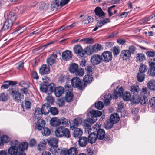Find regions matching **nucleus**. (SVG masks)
<instances>
[{"instance_id":"f257e3e1","label":"nucleus","mask_w":155,"mask_h":155,"mask_svg":"<svg viewBox=\"0 0 155 155\" xmlns=\"http://www.w3.org/2000/svg\"><path fill=\"white\" fill-rule=\"evenodd\" d=\"M55 134L56 137L60 138L64 137L69 138L71 137L69 129L62 126H59L56 128L55 131Z\"/></svg>"},{"instance_id":"f03ea898","label":"nucleus","mask_w":155,"mask_h":155,"mask_svg":"<svg viewBox=\"0 0 155 155\" xmlns=\"http://www.w3.org/2000/svg\"><path fill=\"white\" fill-rule=\"evenodd\" d=\"M11 147L8 149V153L10 155H24L23 152L20 151L18 147V141L14 140L11 141Z\"/></svg>"},{"instance_id":"7ed1b4c3","label":"nucleus","mask_w":155,"mask_h":155,"mask_svg":"<svg viewBox=\"0 0 155 155\" xmlns=\"http://www.w3.org/2000/svg\"><path fill=\"white\" fill-rule=\"evenodd\" d=\"M45 121L42 119H39L38 120L37 122L35 124V128L39 130H41L43 128V130L42 131V135L45 136H48L50 134V130L47 127L44 128L45 126Z\"/></svg>"},{"instance_id":"20e7f679","label":"nucleus","mask_w":155,"mask_h":155,"mask_svg":"<svg viewBox=\"0 0 155 155\" xmlns=\"http://www.w3.org/2000/svg\"><path fill=\"white\" fill-rule=\"evenodd\" d=\"M9 93L12 97L14 101L18 103H20L24 99L23 95L21 94L15 87H12L8 90Z\"/></svg>"},{"instance_id":"39448f33","label":"nucleus","mask_w":155,"mask_h":155,"mask_svg":"<svg viewBox=\"0 0 155 155\" xmlns=\"http://www.w3.org/2000/svg\"><path fill=\"white\" fill-rule=\"evenodd\" d=\"M70 0H55L51 4V8L53 11L57 10L60 7L64 6L67 4Z\"/></svg>"},{"instance_id":"423d86ee","label":"nucleus","mask_w":155,"mask_h":155,"mask_svg":"<svg viewBox=\"0 0 155 155\" xmlns=\"http://www.w3.org/2000/svg\"><path fill=\"white\" fill-rule=\"evenodd\" d=\"M71 85L74 87H78L81 90L84 87L81 81L78 78H74L71 80Z\"/></svg>"},{"instance_id":"0eeeda50","label":"nucleus","mask_w":155,"mask_h":155,"mask_svg":"<svg viewBox=\"0 0 155 155\" xmlns=\"http://www.w3.org/2000/svg\"><path fill=\"white\" fill-rule=\"evenodd\" d=\"M140 95L141 96L143 97V99L141 98V103L143 104H145L146 102L147 101L148 99L147 98V97L149 95L150 92L148 90L146 87H143L141 90Z\"/></svg>"},{"instance_id":"6e6552de","label":"nucleus","mask_w":155,"mask_h":155,"mask_svg":"<svg viewBox=\"0 0 155 155\" xmlns=\"http://www.w3.org/2000/svg\"><path fill=\"white\" fill-rule=\"evenodd\" d=\"M148 63L150 69L148 73L150 76H154L155 75V58L149 60Z\"/></svg>"},{"instance_id":"1a4fd4ad","label":"nucleus","mask_w":155,"mask_h":155,"mask_svg":"<svg viewBox=\"0 0 155 155\" xmlns=\"http://www.w3.org/2000/svg\"><path fill=\"white\" fill-rule=\"evenodd\" d=\"M131 53L128 50H124L121 51L120 55V58L123 60L127 61L130 60L131 57Z\"/></svg>"},{"instance_id":"9d476101","label":"nucleus","mask_w":155,"mask_h":155,"mask_svg":"<svg viewBox=\"0 0 155 155\" xmlns=\"http://www.w3.org/2000/svg\"><path fill=\"white\" fill-rule=\"evenodd\" d=\"M74 53L79 57H82L84 55V53L82 47L79 45H76L73 48Z\"/></svg>"},{"instance_id":"9b49d317","label":"nucleus","mask_w":155,"mask_h":155,"mask_svg":"<svg viewBox=\"0 0 155 155\" xmlns=\"http://www.w3.org/2000/svg\"><path fill=\"white\" fill-rule=\"evenodd\" d=\"M102 58V57L98 54H94L91 57V61L93 65H97L101 62Z\"/></svg>"},{"instance_id":"f8f14e48","label":"nucleus","mask_w":155,"mask_h":155,"mask_svg":"<svg viewBox=\"0 0 155 155\" xmlns=\"http://www.w3.org/2000/svg\"><path fill=\"white\" fill-rule=\"evenodd\" d=\"M58 54L59 53L57 52H54L47 60L48 64L51 65L54 64L55 62V60Z\"/></svg>"},{"instance_id":"ddd939ff","label":"nucleus","mask_w":155,"mask_h":155,"mask_svg":"<svg viewBox=\"0 0 155 155\" xmlns=\"http://www.w3.org/2000/svg\"><path fill=\"white\" fill-rule=\"evenodd\" d=\"M103 61L105 62H109L111 61L112 59V55L111 53L108 51H105L102 54Z\"/></svg>"},{"instance_id":"4468645a","label":"nucleus","mask_w":155,"mask_h":155,"mask_svg":"<svg viewBox=\"0 0 155 155\" xmlns=\"http://www.w3.org/2000/svg\"><path fill=\"white\" fill-rule=\"evenodd\" d=\"M123 89L122 87H117L116 89L114 91L112 94V98L113 99H116L118 97L122 96L123 94Z\"/></svg>"},{"instance_id":"2eb2a0df","label":"nucleus","mask_w":155,"mask_h":155,"mask_svg":"<svg viewBox=\"0 0 155 155\" xmlns=\"http://www.w3.org/2000/svg\"><path fill=\"white\" fill-rule=\"evenodd\" d=\"M49 145L52 148H57L58 140L56 138H52L47 140Z\"/></svg>"},{"instance_id":"dca6fc26","label":"nucleus","mask_w":155,"mask_h":155,"mask_svg":"<svg viewBox=\"0 0 155 155\" xmlns=\"http://www.w3.org/2000/svg\"><path fill=\"white\" fill-rule=\"evenodd\" d=\"M62 56L64 60L67 61L71 59L72 56V54L71 51L66 50L62 52Z\"/></svg>"},{"instance_id":"f3484780","label":"nucleus","mask_w":155,"mask_h":155,"mask_svg":"<svg viewBox=\"0 0 155 155\" xmlns=\"http://www.w3.org/2000/svg\"><path fill=\"white\" fill-rule=\"evenodd\" d=\"M97 120V118L92 119L90 118H87L86 119L84 120L82 122L84 127L85 128L90 126L91 124H94Z\"/></svg>"},{"instance_id":"a211bd4d","label":"nucleus","mask_w":155,"mask_h":155,"mask_svg":"<svg viewBox=\"0 0 155 155\" xmlns=\"http://www.w3.org/2000/svg\"><path fill=\"white\" fill-rule=\"evenodd\" d=\"M39 73L41 75L48 74L50 71L49 67L46 65H43L39 69Z\"/></svg>"},{"instance_id":"6ab92c4d","label":"nucleus","mask_w":155,"mask_h":155,"mask_svg":"<svg viewBox=\"0 0 155 155\" xmlns=\"http://www.w3.org/2000/svg\"><path fill=\"white\" fill-rule=\"evenodd\" d=\"M17 147H18V149L20 151L23 152V153L24 155H26L25 153L24 152V151L26 150L28 147V143L26 142H23L20 144H19L18 142V145Z\"/></svg>"},{"instance_id":"aec40b11","label":"nucleus","mask_w":155,"mask_h":155,"mask_svg":"<svg viewBox=\"0 0 155 155\" xmlns=\"http://www.w3.org/2000/svg\"><path fill=\"white\" fill-rule=\"evenodd\" d=\"M119 120V117L117 113H114L111 114L110 117V121L113 124H115L118 122Z\"/></svg>"},{"instance_id":"412c9836","label":"nucleus","mask_w":155,"mask_h":155,"mask_svg":"<svg viewBox=\"0 0 155 155\" xmlns=\"http://www.w3.org/2000/svg\"><path fill=\"white\" fill-rule=\"evenodd\" d=\"M64 91V88L62 87L59 86L56 88L54 91V93L55 96L57 97H59L62 95Z\"/></svg>"},{"instance_id":"4be33fe9","label":"nucleus","mask_w":155,"mask_h":155,"mask_svg":"<svg viewBox=\"0 0 155 155\" xmlns=\"http://www.w3.org/2000/svg\"><path fill=\"white\" fill-rule=\"evenodd\" d=\"M95 12L96 15L100 18H102L104 17L105 13L100 7H97L96 8Z\"/></svg>"},{"instance_id":"5701e85b","label":"nucleus","mask_w":155,"mask_h":155,"mask_svg":"<svg viewBox=\"0 0 155 155\" xmlns=\"http://www.w3.org/2000/svg\"><path fill=\"white\" fill-rule=\"evenodd\" d=\"M88 142L87 138L85 137H82L80 138L79 143L81 146L84 147L87 145Z\"/></svg>"},{"instance_id":"b1692460","label":"nucleus","mask_w":155,"mask_h":155,"mask_svg":"<svg viewBox=\"0 0 155 155\" xmlns=\"http://www.w3.org/2000/svg\"><path fill=\"white\" fill-rule=\"evenodd\" d=\"M50 107L48 103L44 104L42 106L41 110L42 111L43 114L46 115L50 111Z\"/></svg>"},{"instance_id":"393cba45","label":"nucleus","mask_w":155,"mask_h":155,"mask_svg":"<svg viewBox=\"0 0 155 155\" xmlns=\"http://www.w3.org/2000/svg\"><path fill=\"white\" fill-rule=\"evenodd\" d=\"M97 138L100 140H102L105 136V132L103 129H100L98 130L97 133H96Z\"/></svg>"},{"instance_id":"a878e982","label":"nucleus","mask_w":155,"mask_h":155,"mask_svg":"<svg viewBox=\"0 0 155 155\" xmlns=\"http://www.w3.org/2000/svg\"><path fill=\"white\" fill-rule=\"evenodd\" d=\"M73 136L75 138H79L83 134L82 130L81 128H77L74 129Z\"/></svg>"},{"instance_id":"bb28decb","label":"nucleus","mask_w":155,"mask_h":155,"mask_svg":"<svg viewBox=\"0 0 155 155\" xmlns=\"http://www.w3.org/2000/svg\"><path fill=\"white\" fill-rule=\"evenodd\" d=\"M90 113L92 118H94L97 119V117H100L102 114V112L101 111L94 110H92L90 111Z\"/></svg>"},{"instance_id":"cd10ccee","label":"nucleus","mask_w":155,"mask_h":155,"mask_svg":"<svg viewBox=\"0 0 155 155\" xmlns=\"http://www.w3.org/2000/svg\"><path fill=\"white\" fill-rule=\"evenodd\" d=\"M43 114L42 111L41 109L39 108H36L35 110V112L34 113L35 117L37 119H41V118Z\"/></svg>"},{"instance_id":"c85d7f7f","label":"nucleus","mask_w":155,"mask_h":155,"mask_svg":"<svg viewBox=\"0 0 155 155\" xmlns=\"http://www.w3.org/2000/svg\"><path fill=\"white\" fill-rule=\"evenodd\" d=\"M97 139L96 133L94 132L90 134L88 138L89 142L91 144L95 143Z\"/></svg>"},{"instance_id":"c756f323","label":"nucleus","mask_w":155,"mask_h":155,"mask_svg":"<svg viewBox=\"0 0 155 155\" xmlns=\"http://www.w3.org/2000/svg\"><path fill=\"white\" fill-rule=\"evenodd\" d=\"M136 60L137 62H140L144 61L146 60V57L144 54L138 53L136 54Z\"/></svg>"},{"instance_id":"7c9ffc66","label":"nucleus","mask_w":155,"mask_h":155,"mask_svg":"<svg viewBox=\"0 0 155 155\" xmlns=\"http://www.w3.org/2000/svg\"><path fill=\"white\" fill-rule=\"evenodd\" d=\"M51 125L53 127H57L60 125V120L56 117L51 119L50 120Z\"/></svg>"},{"instance_id":"2f4dec72","label":"nucleus","mask_w":155,"mask_h":155,"mask_svg":"<svg viewBox=\"0 0 155 155\" xmlns=\"http://www.w3.org/2000/svg\"><path fill=\"white\" fill-rule=\"evenodd\" d=\"M112 97V95H110L109 93L106 94L104 95V103L106 105L108 106L110 104Z\"/></svg>"},{"instance_id":"473e14b6","label":"nucleus","mask_w":155,"mask_h":155,"mask_svg":"<svg viewBox=\"0 0 155 155\" xmlns=\"http://www.w3.org/2000/svg\"><path fill=\"white\" fill-rule=\"evenodd\" d=\"M94 39L91 38H84L80 40V42H82L83 44H91L93 43Z\"/></svg>"},{"instance_id":"72a5a7b5","label":"nucleus","mask_w":155,"mask_h":155,"mask_svg":"<svg viewBox=\"0 0 155 155\" xmlns=\"http://www.w3.org/2000/svg\"><path fill=\"white\" fill-rule=\"evenodd\" d=\"M46 143L47 142L45 140H42L38 144L37 147L39 151L45 150L46 148Z\"/></svg>"},{"instance_id":"f704fd0d","label":"nucleus","mask_w":155,"mask_h":155,"mask_svg":"<svg viewBox=\"0 0 155 155\" xmlns=\"http://www.w3.org/2000/svg\"><path fill=\"white\" fill-rule=\"evenodd\" d=\"M73 97V94L72 92H68L66 93L65 99L67 102L71 101Z\"/></svg>"},{"instance_id":"c9c22d12","label":"nucleus","mask_w":155,"mask_h":155,"mask_svg":"<svg viewBox=\"0 0 155 155\" xmlns=\"http://www.w3.org/2000/svg\"><path fill=\"white\" fill-rule=\"evenodd\" d=\"M13 24L12 22L7 19L4 23L3 26V29L4 30L8 29L12 26Z\"/></svg>"},{"instance_id":"e433bc0d","label":"nucleus","mask_w":155,"mask_h":155,"mask_svg":"<svg viewBox=\"0 0 155 155\" xmlns=\"http://www.w3.org/2000/svg\"><path fill=\"white\" fill-rule=\"evenodd\" d=\"M16 15L15 13L13 12H10L8 15L7 19L11 21L13 23L16 19Z\"/></svg>"},{"instance_id":"4c0bfd02","label":"nucleus","mask_w":155,"mask_h":155,"mask_svg":"<svg viewBox=\"0 0 155 155\" xmlns=\"http://www.w3.org/2000/svg\"><path fill=\"white\" fill-rule=\"evenodd\" d=\"M78 68V64L75 63H73L70 65L69 70L71 72L74 73Z\"/></svg>"},{"instance_id":"58836bf2","label":"nucleus","mask_w":155,"mask_h":155,"mask_svg":"<svg viewBox=\"0 0 155 155\" xmlns=\"http://www.w3.org/2000/svg\"><path fill=\"white\" fill-rule=\"evenodd\" d=\"M68 155H78V151L75 147H71L69 149Z\"/></svg>"},{"instance_id":"ea45409f","label":"nucleus","mask_w":155,"mask_h":155,"mask_svg":"<svg viewBox=\"0 0 155 155\" xmlns=\"http://www.w3.org/2000/svg\"><path fill=\"white\" fill-rule=\"evenodd\" d=\"M103 49V48L101 45L99 44H96L94 45L92 47L93 51L94 52L96 53L98 52Z\"/></svg>"},{"instance_id":"a19ab883","label":"nucleus","mask_w":155,"mask_h":155,"mask_svg":"<svg viewBox=\"0 0 155 155\" xmlns=\"http://www.w3.org/2000/svg\"><path fill=\"white\" fill-rule=\"evenodd\" d=\"M31 106V102L28 101H25V105H22V108L23 111H25V110H28L30 108Z\"/></svg>"},{"instance_id":"79ce46f5","label":"nucleus","mask_w":155,"mask_h":155,"mask_svg":"<svg viewBox=\"0 0 155 155\" xmlns=\"http://www.w3.org/2000/svg\"><path fill=\"white\" fill-rule=\"evenodd\" d=\"M79 125L78 121L76 119H74L71 123L70 125L71 128H72V130L77 128Z\"/></svg>"},{"instance_id":"37998d69","label":"nucleus","mask_w":155,"mask_h":155,"mask_svg":"<svg viewBox=\"0 0 155 155\" xmlns=\"http://www.w3.org/2000/svg\"><path fill=\"white\" fill-rule=\"evenodd\" d=\"M93 21V19L91 16H86L84 18L82 22L84 24H87Z\"/></svg>"},{"instance_id":"c03bdc74","label":"nucleus","mask_w":155,"mask_h":155,"mask_svg":"<svg viewBox=\"0 0 155 155\" xmlns=\"http://www.w3.org/2000/svg\"><path fill=\"white\" fill-rule=\"evenodd\" d=\"M93 80L92 75L88 74L85 75L83 78V81L87 83H90Z\"/></svg>"},{"instance_id":"a18cd8bd","label":"nucleus","mask_w":155,"mask_h":155,"mask_svg":"<svg viewBox=\"0 0 155 155\" xmlns=\"http://www.w3.org/2000/svg\"><path fill=\"white\" fill-rule=\"evenodd\" d=\"M148 87L150 90H154L155 89V81L151 80L148 83Z\"/></svg>"},{"instance_id":"49530a36","label":"nucleus","mask_w":155,"mask_h":155,"mask_svg":"<svg viewBox=\"0 0 155 155\" xmlns=\"http://www.w3.org/2000/svg\"><path fill=\"white\" fill-rule=\"evenodd\" d=\"M38 8L40 10H43L47 9L48 5L43 2L38 3Z\"/></svg>"},{"instance_id":"de8ad7c7","label":"nucleus","mask_w":155,"mask_h":155,"mask_svg":"<svg viewBox=\"0 0 155 155\" xmlns=\"http://www.w3.org/2000/svg\"><path fill=\"white\" fill-rule=\"evenodd\" d=\"M130 91L133 94H137L138 92H139L140 91V88L138 86H133L131 87Z\"/></svg>"},{"instance_id":"09e8293b","label":"nucleus","mask_w":155,"mask_h":155,"mask_svg":"<svg viewBox=\"0 0 155 155\" xmlns=\"http://www.w3.org/2000/svg\"><path fill=\"white\" fill-rule=\"evenodd\" d=\"M84 74V71L83 69L78 68L76 71L74 73V74L76 76H82Z\"/></svg>"},{"instance_id":"8fccbe9b","label":"nucleus","mask_w":155,"mask_h":155,"mask_svg":"<svg viewBox=\"0 0 155 155\" xmlns=\"http://www.w3.org/2000/svg\"><path fill=\"white\" fill-rule=\"evenodd\" d=\"M55 88L54 84L53 83H51L48 86L47 90L49 91L50 94L54 91Z\"/></svg>"},{"instance_id":"3c124183","label":"nucleus","mask_w":155,"mask_h":155,"mask_svg":"<svg viewBox=\"0 0 155 155\" xmlns=\"http://www.w3.org/2000/svg\"><path fill=\"white\" fill-rule=\"evenodd\" d=\"M123 100L125 101L130 100L131 97V94L130 92H125L123 96Z\"/></svg>"},{"instance_id":"603ef678","label":"nucleus","mask_w":155,"mask_h":155,"mask_svg":"<svg viewBox=\"0 0 155 155\" xmlns=\"http://www.w3.org/2000/svg\"><path fill=\"white\" fill-rule=\"evenodd\" d=\"M46 100L47 102L49 104H53L54 101V98L49 94L46 97Z\"/></svg>"},{"instance_id":"864d4df0","label":"nucleus","mask_w":155,"mask_h":155,"mask_svg":"<svg viewBox=\"0 0 155 155\" xmlns=\"http://www.w3.org/2000/svg\"><path fill=\"white\" fill-rule=\"evenodd\" d=\"M50 111L51 114L53 115H56L58 113V109L55 107H52L50 108Z\"/></svg>"},{"instance_id":"5fc2aeb1","label":"nucleus","mask_w":155,"mask_h":155,"mask_svg":"<svg viewBox=\"0 0 155 155\" xmlns=\"http://www.w3.org/2000/svg\"><path fill=\"white\" fill-rule=\"evenodd\" d=\"M147 69V67L145 65L141 64L140 65L139 68V71L141 74H143Z\"/></svg>"},{"instance_id":"6e6d98bb","label":"nucleus","mask_w":155,"mask_h":155,"mask_svg":"<svg viewBox=\"0 0 155 155\" xmlns=\"http://www.w3.org/2000/svg\"><path fill=\"white\" fill-rule=\"evenodd\" d=\"M0 139L3 145L4 143H7L10 140L9 138L7 136H2L1 137Z\"/></svg>"},{"instance_id":"4d7b16f0","label":"nucleus","mask_w":155,"mask_h":155,"mask_svg":"<svg viewBox=\"0 0 155 155\" xmlns=\"http://www.w3.org/2000/svg\"><path fill=\"white\" fill-rule=\"evenodd\" d=\"M50 150L52 154L54 155H57L58 154V153H60V150L59 148H53L50 149Z\"/></svg>"},{"instance_id":"13d9d810","label":"nucleus","mask_w":155,"mask_h":155,"mask_svg":"<svg viewBox=\"0 0 155 155\" xmlns=\"http://www.w3.org/2000/svg\"><path fill=\"white\" fill-rule=\"evenodd\" d=\"M95 107L96 108L101 110L103 107V104L102 102L99 101L97 103H95Z\"/></svg>"},{"instance_id":"bf43d9fd","label":"nucleus","mask_w":155,"mask_h":155,"mask_svg":"<svg viewBox=\"0 0 155 155\" xmlns=\"http://www.w3.org/2000/svg\"><path fill=\"white\" fill-rule=\"evenodd\" d=\"M145 74H138L137 75L138 81L140 82H142L144 79Z\"/></svg>"},{"instance_id":"052dcab7","label":"nucleus","mask_w":155,"mask_h":155,"mask_svg":"<svg viewBox=\"0 0 155 155\" xmlns=\"http://www.w3.org/2000/svg\"><path fill=\"white\" fill-rule=\"evenodd\" d=\"M149 104L151 107L154 108L155 107V97H152L149 101Z\"/></svg>"},{"instance_id":"680f3d73","label":"nucleus","mask_w":155,"mask_h":155,"mask_svg":"<svg viewBox=\"0 0 155 155\" xmlns=\"http://www.w3.org/2000/svg\"><path fill=\"white\" fill-rule=\"evenodd\" d=\"M8 98V96L7 93H2L0 97V99L3 101H5L7 100Z\"/></svg>"},{"instance_id":"e2e57ef3","label":"nucleus","mask_w":155,"mask_h":155,"mask_svg":"<svg viewBox=\"0 0 155 155\" xmlns=\"http://www.w3.org/2000/svg\"><path fill=\"white\" fill-rule=\"evenodd\" d=\"M60 125L61 124L62 125L66 126L68 125V120L64 118H61V120H60Z\"/></svg>"},{"instance_id":"0e129e2a","label":"nucleus","mask_w":155,"mask_h":155,"mask_svg":"<svg viewBox=\"0 0 155 155\" xmlns=\"http://www.w3.org/2000/svg\"><path fill=\"white\" fill-rule=\"evenodd\" d=\"M57 102V104L60 107H62L64 105L65 101L63 98L58 99Z\"/></svg>"},{"instance_id":"69168bd1","label":"nucleus","mask_w":155,"mask_h":155,"mask_svg":"<svg viewBox=\"0 0 155 155\" xmlns=\"http://www.w3.org/2000/svg\"><path fill=\"white\" fill-rule=\"evenodd\" d=\"M113 54L114 56L117 55L120 51V50L118 47H114L113 48Z\"/></svg>"},{"instance_id":"338daca9","label":"nucleus","mask_w":155,"mask_h":155,"mask_svg":"<svg viewBox=\"0 0 155 155\" xmlns=\"http://www.w3.org/2000/svg\"><path fill=\"white\" fill-rule=\"evenodd\" d=\"M68 151L69 149L66 148L60 150V155H68Z\"/></svg>"},{"instance_id":"774afa93","label":"nucleus","mask_w":155,"mask_h":155,"mask_svg":"<svg viewBox=\"0 0 155 155\" xmlns=\"http://www.w3.org/2000/svg\"><path fill=\"white\" fill-rule=\"evenodd\" d=\"M24 63L22 61H21L16 64L15 65L17 68L19 70L22 69L23 67Z\"/></svg>"}]
</instances>
